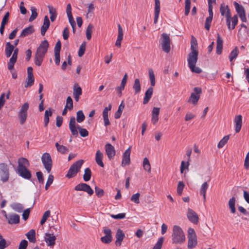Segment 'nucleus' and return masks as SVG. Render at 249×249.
Instances as JSON below:
<instances>
[{"label":"nucleus","instance_id":"f257e3e1","mask_svg":"<svg viewBox=\"0 0 249 249\" xmlns=\"http://www.w3.org/2000/svg\"><path fill=\"white\" fill-rule=\"evenodd\" d=\"M186 237L182 229L178 226L173 227L172 241L174 244H181L185 241Z\"/></svg>","mask_w":249,"mask_h":249},{"label":"nucleus","instance_id":"f03ea898","mask_svg":"<svg viewBox=\"0 0 249 249\" xmlns=\"http://www.w3.org/2000/svg\"><path fill=\"white\" fill-rule=\"evenodd\" d=\"M69 128L72 135L75 137H77L78 135L77 129L79 130L81 137H85L89 135V132L87 129L81 127L78 125L77 126H76L75 118L74 117H72L70 118Z\"/></svg>","mask_w":249,"mask_h":249},{"label":"nucleus","instance_id":"7ed1b4c3","mask_svg":"<svg viewBox=\"0 0 249 249\" xmlns=\"http://www.w3.org/2000/svg\"><path fill=\"white\" fill-rule=\"evenodd\" d=\"M198 52H190L188 54L187 62L188 67L193 72L199 73L201 72V70L196 66L198 59Z\"/></svg>","mask_w":249,"mask_h":249},{"label":"nucleus","instance_id":"20e7f679","mask_svg":"<svg viewBox=\"0 0 249 249\" xmlns=\"http://www.w3.org/2000/svg\"><path fill=\"white\" fill-rule=\"evenodd\" d=\"M83 162L84 160H79L74 162L71 166L68 172L66 175V177L69 178L75 177L77 175V173L80 171Z\"/></svg>","mask_w":249,"mask_h":249},{"label":"nucleus","instance_id":"39448f33","mask_svg":"<svg viewBox=\"0 0 249 249\" xmlns=\"http://www.w3.org/2000/svg\"><path fill=\"white\" fill-rule=\"evenodd\" d=\"M188 248H194L197 243L196 235L194 229L189 228L188 230Z\"/></svg>","mask_w":249,"mask_h":249},{"label":"nucleus","instance_id":"423d86ee","mask_svg":"<svg viewBox=\"0 0 249 249\" xmlns=\"http://www.w3.org/2000/svg\"><path fill=\"white\" fill-rule=\"evenodd\" d=\"M41 160L47 173H50L53 166V161L50 154L47 152L43 154Z\"/></svg>","mask_w":249,"mask_h":249},{"label":"nucleus","instance_id":"0eeeda50","mask_svg":"<svg viewBox=\"0 0 249 249\" xmlns=\"http://www.w3.org/2000/svg\"><path fill=\"white\" fill-rule=\"evenodd\" d=\"M29 107V104L25 103L20 108L18 112V117L19 123L21 124H23L26 121L28 116V110Z\"/></svg>","mask_w":249,"mask_h":249},{"label":"nucleus","instance_id":"6e6552de","mask_svg":"<svg viewBox=\"0 0 249 249\" xmlns=\"http://www.w3.org/2000/svg\"><path fill=\"white\" fill-rule=\"evenodd\" d=\"M10 173L8 165L5 163H0V180L4 183L8 181Z\"/></svg>","mask_w":249,"mask_h":249},{"label":"nucleus","instance_id":"1a4fd4ad","mask_svg":"<svg viewBox=\"0 0 249 249\" xmlns=\"http://www.w3.org/2000/svg\"><path fill=\"white\" fill-rule=\"evenodd\" d=\"M220 11L222 16H225L226 18V23L229 30H231V13L229 6L224 3L220 5Z\"/></svg>","mask_w":249,"mask_h":249},{"label":"nucleus","instance_id":"9d476101","mask_svg":"<svg viewBox=\"0 0 249 249\" xmlns=\"http://www.w3.org/2000/svg\"><path fill=\"white\" fill-rule=\"evenodd\" d=\"M160 40L163 51L166 53H169L171 49V40L169 35L165 33H163L161 35Z\"/></svg>","mask_w":249,"mask_h":249},{"label":"nucleus","instance_id":"9b49d317","mask_svg":"<svg viewBox=\"0 0 249 249\" xmlns=\"http://www.w3.org/2000/svg\"><path fill=\"white\" fill-rule=\"evenodd\" d=\"M194 90L195 92L191 93L188 102L196 105L200 98L199 94L202 92V90L200 88L197 87L195 88Z\"/></svg>","mask_w":249,"mask_h":249},{"label":"nucleus","instance_id":"f8f14e48","mask_svg":"<svg viewBox=\"0 0 249 249\" xmlns=\"http://www.w3.org/2000/svg\"><path fill=\"white\" fill-rule=\"evenodd\" d=\"M74 190L77 191H84L87 193L89 196L92 195L94 192L91 187L87 184L81 183L74 187Z\"/></svg>","mask_w":249,"mask_h":249},{"label":"nucleus","instance_id":"ddd939ff","mask_svg":"<svg viewBox=\"0 0 249 249\" xmlns=\"http://www.w3.org/2000/svg\"><path fill=\"white\" fill-rule=\"evenodd\" d=\"M49 43L47 40L42 41L36 50V53L45 56L49 47Z\"/></svg>","mask_w":249,"mask_h":249},{"label":"nucleus","instance_id":"4468645a","mask_svg":"<svg viewBox=\"0 0 249 249\" xmlns=\"http://www.w3.org/2000/svg\"><path fill=\"white\" fill-rule=\"evenodd\" d=\"M103 231L105 236L101 238V240L104 243L109 244L112 240L111 231L109 229L105 228Z\"/></svg>","mask_w":249,"mask_h":249},{"label":"nucleus","instance_id":"2eb2a0df","mask_svg":"<svg viewBox=\"0 0 249 249\" xmlns=\"http://www.w3.org/2000/svg\"><path fill=\"white\" fill-rule=\"evenodd\" d=\"M5 213V217L8 220V222L10 224H17L19 222L20 217L18 214L12 213L7 215L6 212Z\"/></svg>","mask_w":249,"mask_h":249},{"label":"nucleus","instance_id":"dca6fc26","mask_svg":"<svg viewBox=\"0 0 249 249\" xmlns=\"http://www.w3.org/2000/svg\"><path fill=\"white\" fill-rule=\"evenodd\" d=\"M187 217L189 221L192 223L196 224L198 222V216L197 213L193 210L188 208L187 214Z\"/></svg>","mask_w":249,"mask_h":249},{"label":"nucleus","instance_id":"f3484780","mask_svg":"<svg viewBox=\"0 0 249 249\" xmlns=\"http://www.w3.org/2000/svg\"><path fill=\"white\" fill-rule=\"evenodd\" d=\"M131 153V146L129 147L124 153L122 161V166L129 165L130 162V155Z\"/></svg>","mask_w":249,"mask_h":249},{"label":"nucleus","instance_id":"a211bd4d","mask_svg":"<svg viewBox=\"0 0 249 249\" xmlns=\"http://www.w3.org/2000/svg\"><path fill=\"white\" fill-rule=\"evenodd\" d=\"M14 53L11 58L9 60V62L8 63V69L11 71L13 69L14 65L17 61L18 54V48L14 49Z\"/></svg>","mask_w":249,"mask_h":249},{"label":"nucleus","instance_id":"6ab92c4d","mask_svg":"<svg viewBox=\"0 0 249 249\" xmlns=\"http://www.w3.org/2000/svg\"><path fill=\"white\" fill-rule=\"evenodd\" d=\"M116 241L115 244L117 247H120L122 245V242L123 241L125 234L122 230L119 229L117 230L116 233Z\"/></svg>","mask_w":249,"mask_h":249},{"label":"nucleus","instance_id":"aec40b11","mask_svg":"<svg viewBox=\"0 0 249 249\" xmlns=\"http://www.w3.org/2000/svg\"><path fill=\"white\" fill-rule=\"evenodd\" d=\"M112 106L109 104L108 107H106L103 111V117L104 122V124L106 126H107L110 124V122L108 117V114L109 111L111 109Z\"/></svg>","mask_w":249,"mask_h":249},{"label":"nucleus","instance_id":"412c9836","mask_svg":"<svg viewBox=\"0 0 249 249\" xmlns=\"http://www.w3.org/2000/svg\"><path fill=\"white\" fill-rule=\"evenodd\" d=\"M106 153L109 159H112L115 155L114 147L110 143H107L105 145Z\"/></svg>","mask_w":249,"mask_h":249},{"label":"nucleus","instance_id":"4be33fe9","mask_svg":"<svg viewBox=\"0 0 249 249\" xmlns=\"http://www.w3.org/2000/svg\"><path fill=\"white\" fill-rule=\"evenodd\" d=\"M44 238L45 241L48 246H53L55 245L56 237L53 234L46 233Z\"/></svg>","mask_w":249,"mask_h":249},{"label":"nucleus","instance_id":"5701e85b","mask_svg":"<svg viewBox=\"0 0 249 249\" xmlns=\"http://www.w3.org/2000/svg\"><path fill=\"white\" fill-rule=\"evenodd\" d=\"M82 91L81 87L77 84H75L73 86V95L75 100L76 102L79 101L80 96L82 95Z\"/></svg>","mask_w":249,"mask_h":249},{"label":"nucleus","instance_id":"b1692460","mask_svg":"<svg viewBox=\"0 0 249 249\" xmlns=\"http://www.w3.org/2000/svg\"><path fill=\"white\" fill-rule=\"evenodd\" d=\"M18 173L20 176L24 178L29 179L31 178V174L26 167L18 169Z\"/></svg>","mask_w":249,"mask_h":249},{"label":"nucleus","instance_id":"393cba45","mask_svg":"<svg viewBox=\"0 0 249 249\" xmlns=\"http://www.w3.org/2000/svg\"><path fill=\"white\" fill-rule=\"evenodd\" d=\"M50 22L47 16H45L44 18L43 24L41 28V34L42 36H44L47 30L49 28Z\"/></svg>","mask_w":249,"mask_h":249},{"label":"nucleus","instance_id":"a878e982","mask_svg":"<svg viewBox=\"0 0 249 249\" xmlns=\"http://www.w3.org/2000/svg\"><path fill=\"white\" fill-rule=\"evenodd\" d=\"M234 123H235V132H239L241 129L242 125V116L241 115H238L235 117Z\"/></svg>","mask_w":249,"mask_h":249},{"label":"nucleus","instance_id":"bb28decb","mask_svg":"<svg viewBox=\"0 0 249 249\" xmlns=\"http://www.w3.org/2000/svg\"><path fill=\"white\" fill-rule=\"evenodd\" d=\"M160 108L154 107L152 111L151 121L153 124H156L159 120V115Z\"/></svg>","mask_w":249,"mask_h":249},{"label":"nucleus","instance_id":"cd10ccee","mask_svg":"<svg viewBox=\"0 0 249 249\" xmlns=\"http://www.w3.org/2000/svg\"><path fill=\"white\" fill-rule=\"evenodd\" d=\"M118 35L117 36V39L115 42V45L117 47H120L121 46V41L123 38V30L120 24H118Z\"/></svg>","mask_w":249,"mask_h":249},{"label":"nucleus","instance_id":"c85d7f7f","mask_svg":"<svg viewBox=\"0 0 249 249\" xmlns=\"http://www.w3.org/2000/svg\"><path fill=\"white\" fill-rule=\"evenodd\" d=\"M153 92V89L152 87H150L146 90L145 92L144 97L143 101V104L144 105H145L148 103L152 97Z\"/></svg>","mask_w":249,"mask_h":249},{"label":"nucleus","instance_id":"c756f323","mask_svg":"<svg viewBox=\"0 0 249 249\" xmlns=\"http://www.w3.org/2000/svg\"><path fill=\"white\" fill-rule=\"evenodd\" d=\"M29 165L28 160L25 158H20L18 160V169L26 168Z\"/></svg>","mask_w":249,"mask_h":249},{"label":"nucleus","instance_id":"7c9ffc66","mask_svg":"<svg viewBox=\"0 0 249 249\" xmlns=\"http://www.w3.org/2000/svg\"><path fill=\"white\" fill-rule=\"evenodd\" d=\"M223 49V40L220 37L219 34H217V42H216V53L220 54L222 53Z\"/></svg>","mask_w":249,"mask_h":249},{"label":"nucleus","instance_id":"2f4dec72","mask_svg":"<svg viewBox=\"0 0 249 249\" xmlns=\"http://www.w3.org/2000/svg\"><path fill=\"white\" fill-rule=\"evenodd\" d=\"M34 31L35 30L34 29L33 26H30L22 30V32L20 35V36L21 37H24L26 36L32 34L34 32Z\"/></svg>","mask_w":249,"mask_h":249},{"label":"nucleus","instance_id":"473e14b6","mask_svg":"<svg viewBox=\"0 0 249 249\" xmlns=\"http://www.w3.org/2000/svg\"><path fill=\"white\" fill-rule=\"evenodd\" d=\"M103 158V153L100 150L97 151L95 155V161L96 163L102 167H103L104 166V163L102 161Z\"/></svg>","mask_w":249,"mask_h":249},{"label":"nucleus","instance_id":"72a5a7b5","mask_svg":"<svg viewBox=\"0 0 249 249\" xmlns=\"http://www.w3.org/2000/svg\"><path fill=\"white\" fill-rule=\"evenodd\" d=\"M49 14L50 15V19L52 22H53L56 18L57 12L56 9L50 5L48 6Z\"/></svg>","mask_w":249,"mask_h":249},{"label":"nucleus","instance_id":"f704fd0d","mask_svg":"<svg viewBox=\"0 0 249 249\" xmlns=\"http://www.w3.org/2000/svg\"><path fill=\"white\" fill-rule=\"evenodd\" d=\"M11 208L18 213H21L23 211L24 207L22 204L19 203H13L10 205Z\"/></svg>","mask_w":249,"mask_h":249},{"label":"nucleus","instance_id":"c9c22d12","mask_svg":"<svg viewBox=\"0 0 249 249\" xmlns=\"http://www.w3.org/2000/svg\"><path fill=\"white\" fill-rule=\"evenodd\" d=\"M14 46L12 45L10 42H7L6 44L5 52L7 57H9L11 55L14 51Z\"/></svg>","mask_w":249,"mask_h":249},{"label":"nucleus","instance_id":"e433bc0d","mask_svg":"<svg viewBox=\"0 0 249 249\" xmlns=\"http://www.w3.org/2000/svg\"><path fill=\"white\" fill-rule=\"evenodd\" d=\"M191 52H198L197 50V42L196 38L192 36L191 40Z\"/></svg>","mask_w":249,"mask_h":249},{"label":"nucleus","instance_id":"4c0bfd02","mask_svg":"<svg viewBox=\"0 0 249 249\" xmlns=\"http://www.w3.org/2000/svg\"><path fill=\"white\" fill-rule=\"evenodd\" d=\"M208 188V184L207 182H204L200 187V194L202 195L204 201L206 200V193Z\"/></svg>","mask_w":249,"mask_h":249},{"label":"nucleus","instance_id":"58836bf2","mask_svg":"<svg viewBox=\"0 0 249 249\" xmlns=\"http://www.w3.org/2000/svg\"><path fill=\"white\" fill-rule=\"evenodd\" d=\"M27 237L30 242L35 243L36 239V231L34 230H31L27 234Z\"/></svg>","mask_w":249,"mask_h":249},{"label":"nucleus","instance_id":"ea45409f","mask_svg":"<svg viewBox=\"0 0 249 249\" xmlns=\"http://www.w3.org/2000/svg\"><path fill=\"white\" fill-rule=\"evenodd\" d=\"M55 146L57 150L61 154H66L69 152V149L67 147L63 145H60L58 142L55 143Z\"/></svg>","mask_w":249,"mask_h":249},{"label":"nucleus","instance_id":"a19ab883","mask_svg":"<svg viewBox=\"0 0 249 249\" xmlns=\"http://www.w3.org/2000/svg\"><path fill=\"white\" fill-rule=\"evenodd\" d=\"M44 56L36 53L35 57V63L37 66H40L43 61Z\"/></svg>","mask_w":249,"mask_h":249},{"label":"nucleus","instance_id":"79ce46f5","mask_svg":"<svg viewBox=\"0 0 249 249\" xmlns=\"http://www.w3.org/2000/svg\"><path fill=\"white\" fill-rule=\"evenodd\" d=\"M142 166L143 169L148 172H151V165L148 159L144 158L143 160Z\"/></svg>","mask_w":249,"mask_h":249},{"label":"nucleus","instance_id":"37998d69","mask_svg":"<svg viewBox=\"0 0 249 249\" xmlns=\"http://www.w3.org/2000/svg\"><path fill=\"white\" fill-rule=\"evenodd\" d=\"M148 74L149 76V79L150 80V84L152 87H154L155 85V77L153 70L152 69H149L148 70Z\"/></svg>","mask_w":249,"mask_h":249},{"label":"nucleus","instance_id":"c03bdc74","mask_svg":"<svg viewBox=\"0 0 249 249\" xmlns=\"http://www.w3.org/2000/svg\"><path fill=\"white\" fill-rule=\"evenodd\" d=\"M235 197H232L230 199V200L229 201V206L230 209H231V211L232 213H234L236 211L235 207Z\"/></svg>","mask_w":249,"mask_h":249},{"label":"nucleus","instance_id":"a18cd8bd","mask_svg":"<svg viewBox=\"0 0 249 249\" xmlns=\"http://www.w3.org/2000/svg\"><path fill=\"white\" fill-rule=\"evenodd\" d=\"M124 105L123 104V101L122 102L120 106H119L118 110L115 113V118L119 119L120 118L121 115L123 112V111L124 109Z\"/></svg>","mask_w":249,"mask_h":249},{"label":"nucleus","instance_id":"49530a36","mask_svg":"<svg viewBox=\"0 0 249 249\" xmlns=\"http://www.w3.org/2000/svg\"><path fill=\"white\" fill-rule=\"evenodd\" d=\"M133 89L135 90V93H138L141 91V84L139 79L137 78L135 80Z\"/></svg>","mask_w":249,"mask_h":249},{"label":"nucleus","instance_id":"de8ad7c7","mask_svg":"<svg viewBox=\"0 0 249 249\" xmlns=\"http://www.w3.org/2000/svg\"><path fill=\"white\" fill-rule=\"evenodd\" d=\"M31 16H30L29 21L32 22L37 17L38 14L37 13V9L35 7L32 6L31 7Z\"/></svg>","mask_w":249,"mask_h":249},{"label":"nucleus","instance_id":"09e8293b","mask_svg":"<svg viewBox=\"0 0 249 249\" xmlns=\"http://www.w3.org/2000/svg\"><path fill=\"white\" fill-rule=\"evenodd\" d=\"M91 176V170L89 168L85 169L83 179L85 181H88L90 180Z\"/></svg>","mask_w":249,"mask_h":249},{"label":"nucleus","instance_id":"8fccbe9b","mask_svg":"<svg viewBox=\"0 0 249 249\" xmlns=\"http://www.w3.org/2000/svg\"><path fill=\"white\" fill-rule=\"evenodd\" d=\"M234 5L235 6L236 11L239 15L245 13L244 8L242 5L239 4L235 1L234 2Z\"/></svg>","mask_w":249,"mask_h":249},{"label":"nucleus","instance_id":"3c124183","mask_svg":"<svg viewBox=\"0 0 249 249\" xmlns=\"http://www.w3.org/2000/svg\"><path fill=\"white\" fill-rule=\"evenodd\" d=\"M229 139V135L224 136L222 140L220 141L217 144V147L218 148H222L225 144L228 142Z\"/></svg>","mask_w":249,"mask_h":249},{"label":"nucleus","instance_id":"603ef678","mask_svg":"<svg viewBox=\"0 0 249 249\" xmlns=\"http://www.w3.org/2000/svg\"><path fill=\"white\" fill-rule=\"evenodd\" d=\"M85 118V116L82 110H79L76 113V120L78 123L82 122Z\"/></svg>","mask_w":249,"mask_h":249},{"label":"nucleus","instance_id":"864d4df0","mask_svg":"<svg viewBox=\"0 0 249 249\" xmlns=\"http://www.w3.org/2000/svg\"><path fill=\"white\" fill-rule=\"evenodd\" d=\"M238 54V50L237 47H235L229 56V59L230 61H232L233 59H235Z\"/></svg>","mask_w":249,"mask_h":249},{"label":"nucleus","instance_id":"5fc2aeb1","mask_svg":"<svg viewBox=\"0 0 249 249\" xmlns=\"http://www.w3.org/2000/svg\"><path fill=\"white\" fill-rule=\"evenodd\" d=\"M93 26L91 24H89L86 30V37L88 40H90L91 38V34L92 32V29Z\"/></svg>","mask_w":249,"mask_h":249},{"label":"nucleus","instance_id":"6e6d98bb","mask_svg":"<svg viewBox=\"0 0 249 249\" xmlns=\"http://www.w3.org/2000/svg\"><path fill=\"white\" fill-rule=\"evenodd\" d=\"M189 161L187 162H185L184 161H182L180 165V173L182 174L184 170H186L187 171L189 170Z\"/></svg>","mask_w":249,"mask_h":249},{"label":"nucleus","instance_id":"4d7b16f0","mask_svg":"<svg viewBox=\"0 0 249 249\" xmlns=\"http://www.w3.org/2000/svg\"><path fill=\"white\" fill-rule=\"evenodd\" d=\"M34 76L27 75L26 84L25 85V87L27 88L32 86L34 83Z\"/></svg>","mask_w":249,"mask_h":249},{"label":"nucleus","instance_id":"13d9d810","mask_svg":"<svg viewBox=\"0 0 249 249\" xmlns=\"http://www.w3.org/2000/svg\"><path fill=\"white\" fill-rule=\"evenodd\" d=\"M140 194L139 193H137L133 195L130 198V200L131 201L134 202L136 204H139L140 203Z\"/></svg>","mask_w":249,"mask_h":249},{"label":"nucleus","instance_id":"bf43d9fd","mask_svg":"<svg viewBox=\"0 0 249 249\" xmlns=\"http://www.w3.org/2000/svg\"><path fill=\"white\" fill-rule=\"evenodd\" d=\"M65 107L69 110H71L73 108V101L71 97L69 96L67 97Z\"/></svg>","mask_w":249,"mask_h":249},{"label":"nucleus","instance_id":"052dcab7","mask_svg":"<svg viewBox=\"0 0 249 249\" xmlns=\"http://www.w3.org/2000/svg\"><path fill=\"white\" fill-rule=\"evenodd\" d=\"M86 47V44L85 42H83L80 46L79 51H78V56L79 57L82 56L85 52Z\"/></svg>","mask_w":249,"mask_h":249},{"label":"nucleus","instance_id":"680f3d73","mask_svg":"<svg viewBox=\"0 0 249 249\" xmlns=\"http://www.w3.org/2000/svg\"><path fill=\"white\" fill-rule=\"evenodd\" d=\"M191 7V0H185V15L188 16Z\"/></svg>","mask_w":249,"mask_h":249},{"label":"nucleus","instance_id":"e2e57ef3","mask_svg":"<svg viewBox=\"0 0 249 249\" xmlns=\"http://www.w3.org/2000/svg\"><path fill=\"white\" fill-rule=\"evenodd\" d=\"M164 241V237H160L157 243L154 246L153 249H161L162 247V244Z\"/></svg>","mask_w":249,"mask_h":249},{"label":"nucleus","instance_id":"0e129e2a","mask_svg":"<svg viewBox=\"0 0 249 249\" xmlns=\"http://www.w3.org/2000/svg\"><path fill=\"white\" fill-rule=\"evenodd\" d=\"M50 211L49 210L46 211L42 217V219L40 221V224L43 225L45 222L46 221L47 218L50 216Z\"/></svg>","mask_w":249,"mask_h":249},{"label":"nucleus","instance_id":"69168bd1","mask_svg":"<svg viewBox=\"0 0 249 249\" xmlns=\"http://www.w3.org/2000/svg\"><path fill=\"white\" fill-rule=\"evenodd\" d=\"M184 187V184L182 181H179L178 183L177 187V193L178 195H181L183 188Z\"/></svg>","mask_w":249,"mask_h":249},{"label":"nucleus","instance_id":"338daca9","mask_svg":"<svg viewBox=\"0 0 249 249\" xmlns=\"http://www.w3.org/2000/svg\"><path fill=\"white\" fill-rule=\"evenodd\" d=\"M213 17L211 16H209L208 18H207L205 23V28L207 30H209L211 26V23L212 22Z\"/></svg>","mask_w":249,"mask_h":249},{"label":"nucleus","instance_id":"774afa93","mask_svg":"<svg viewBox=\"0 0 249 249\" xmlns=\"http://www.w3.org/2000/svg\"><path fill=\"white\" fill-rule=\"evenodd\" d=\"M95 192L98 197H101L104 195V191L97 186L95 187Z\"/></svg>","mask_w":249,"mask_h":249}]
</instances>
